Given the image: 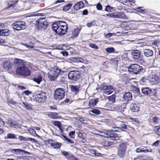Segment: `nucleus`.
<instances>
[{
	"instance_id": "nucleus-42",
	"label": "nucleus",
	"mask_w": 160,
	"mask_h": 160,
	"mask_svg": "<svg viewBox=\"0 0 160 160\" xmlns=\"http://www.w3.org/2000/svg\"><path fill=\"white\" fill-rule=\"evenodd\" d=\"M7 137L9 139H15V135L14 134L9 133L7 134Z\"/></svg>"
},
{
	"instance_id": "nucleus-45",
	"label": "nucleus",
	"mask_w": 160,
	"mask_h": 160,
	"mask_svg": "<svg viewBox=\"0 0 160 160\" xmlns=\"http://www.w3.org/2000/svg\"><path fill=\"white\" fill-rule=\"evenodd\" d=\"M120 2L123 4L128 6H130V4H128V0H120Z\"/></svg>"
},
{
	"instance_id": "nucleus-29",
	"label": "nucleus",
	"mask_w": 160,
	"mask_h": 160,
	"mask_svg": "<svg viewBox=\"0 0 160 160\" xmlns=\"http://www.w3.org/2000/svg\"><path fill=\"white\" fill-rule=\"evenodd\" d=\"M23 106L26 109L28 110L32 109V105L27 102H23Z\"/></svg>"
},
{
	"instance_id": "nucleus-30",
	"label": "nucleus",
	"mask_w": 160,
	"mask_h": 160,
	"mask_svg": "<svg viewBox=\"0 0 160 160\" xmlns=\"http://www.w3.org/2000/svg\"><path fill=\"white\" fill-rule=\"evenodd\" d=\"M42 76L39 75L38 76L33 78L32 79L35 82L39 84L42 80Z\"/></svg>"
},
{
	"instance_id": "nucleus-44",
	"label": "nucleus",
	"mask_w": 160,
	"mask_h": 160,
	"mask_svg": "<svg viewBox=\"0 0 160 160\" xmlns=\"http://www.w3.org/2000/svg\"><path fill=\"white\" fill-rule=\"evenodd\" d=\"M95 24V21H93L90 22H87L86 25L88 27H91L94 26Z\"/></svg>"
},
{
	"instance_id": "nucleus-53",
	"label": "nucleus",
	"mask_w": 160,
	"mask_h": 160,
	"mask_svg": "<svg viewBox=\"0 0 160 160\" xmlns=\"http://www.w3.org/2000/svg\"><path fill=\"white\" fill-rule=\"evenodd\" d=\"M28 140L31 141L32 142L35 143L37 142V141L35 139L31 138H28L27 139V141Z\"/></svg>"
},
{
	"instance_id": "nucleus-20",
	"label": "nucleus",
	"mask_w": 160,
	"mask_h": 160,
	"mask_svg": "<svg viewBox=\"0 0 160 160\" xmlns=\"http://www.w3.org/2000/svg\"><path fill=\"white\" fill-rule=\"evenodd\" d=\"M132 97V95L131 93L128 92L125 93L123 95V98L124 100L126 102L131 100Z\"/></svg>"
},
{
	"instance_id": "nucleus-8",
	"label": "nucleus",
	"mask_w": 160,
	"mask_h": 160,
	"mask_svg": "<svg viewBox=\"0 0 160 160\" xmlns=\"http://www.w3.org/2000/svg\"><path fill=\"white\" fill-rule=\"evenodd\" d=\"M64 96L65 91L63 88H58L54 92V98L57 101L62 99Z\"/></svg>"
},
{
	"instance_id": "nucleus-59",
	"label": "nucleus",
	"mask_w": 160,
	"mask_h": 160,
	"mask_svg": "<svg viewBox=\"0 0 160 160\" xmlns=\"http://www.w3.org/2000/svg\"><path fill=\"white\" fill-rule=\"evenodd\" d=\"M25 95H28L31 94L32 92L28 90H26L23 92Z\"/></svg>"
},
{
	"instance_id": "nucleus-16",
	"label": "nucleus",
	"mask_w": 160,
	"mask_h": 160,
	"mask_svg": "<svg viewBox=\"0 0 160 160\" xmlns=\"http://www.w3.org/2000/svg\"><path fill=\"white\" fill-rule=\"evenodd\" d=\"M143 53L144 56L149 57L153 55V51L152 50L149 49H145L143 50Z\"/></svg>"
},
{
	"instance_id": "nucleus-19",
	"label": "nucleus",
	"mask_w": 160,
	"mask_h": 160,
	"mask_svg": "<svg viewBox=\"0 0 160 160\" xmlns=\"http://www.w3.org/2000/svg\"><path fill=\"white\" fill-rule=\"evenodd\" d=\"M79 31L77 27L74 28L71 31V38L77 37L79 33Z\"/></svg>"
},
{
	"instance_id": "nucleus-61",
	"label": "nucleus",
	"mask_w": 160,
	"mask_h": 160,
	"mask_svg": "<svg viewBox=\"0 0 160 160\" xmlns=\"http://www.w3.org/2000/svg\"><path fill=\"white\" fill-rule=\"evenodd\" d=\"M70 60L72 62H77V57L72 58Z\"/></svg>"
},
{
	"instance_id": "nucleus-2",
	"label": "nucleus",
	"mask_w": 160,
	"mask_h": 160,
	"mask_svg": "<svg viewBox=\"0 0 160 160\" xmlns=\"http://www.w3.org/2000/svg\"><path fill=\"white\" fill-rule=\"evenodd\" d=\"M52 28L58 34L62 35L66 33L67 30L66 23L63 22L58 21L52 24Z\"/></svg>"
},
{
	"instance_id": "nucleus-47",
	"label": "nucleus",
	"mask_w": 160,
	"mask_h": 160,
	"mask_svg": "<svg viewBox=\"0 0 160 160\" xmlns=\"http://www.w3.org/2000/svg\"><path fill=\"white\" fill-rule=\"evenodd\" d=\"M155 131L157 132V134L159 135L160 133V126H157L155 128Z\"/></svg>"
},
{
	"instance_id": "nucleus-27",
	"label": "nucleus",
	"mask_w": 160,
	"mask_h": 160,
	"mask_svg": "<svg viewBox=\"0 0 160 160\" xmlns=\"http://www.w3.org/2000/svg\"><path fill=\"white\" fill-rule=\"evenodd\" d=\"M80 87L79 85L75 86L71 85V90L72 92L75 93L78 92Z\"/></svg>"
},
{
	"instance_id": "nucleus-48",
	"label": "nucleus",
	"mask_w": 160,
	"mask_h": 160,
	"mask_svg": "<svg viewBox=\"0 0 160 160\" xmlns=\"http://www.w3.org/2000/svg\"><path fill=\"white\" fill-rule=\"evenodd\" d=\"M89 46L90 47H91L93 48L96 49L98 48V47L97 46L96 44H95L91 43L89 45Z\"/></svg>"
},
{
	"instance_id": "nucleus-25",
	"label": "nucleus",
	"mask_w": 160,
	"mask_h": 160,
	"mask_svg": "<svg viewBox=\"0 0 160 160\" xmlns=\"http://www.w3.org/2000/svg\"><path fill=\"white\" fill-rule=\"evenodd\" d=\"M52 123L54 126H57L60 131H62L61 126L62 123L60 122L57 121H53L52 122Z\"/></svg>"
},
{
	"instance_id": "nucleus-22",
	"label": "nucleus",
	"mask_w": 160,
	"mask_h": 160,
	"mask_svg": "<svg viewBox=\"0 0 160 160\" xmlns=\"http://www.w3.org/2000/svg\"><path fill=\"white\" fill-rule=\"evenodd\" d=\"M114 91V90L111 86H108L106 88V89L104 93L106 94H110L112 93Z\"/></svg>"
},
{
	"instance_id": "nucleus-57",
	"label": "nucleus",
	"mask_w": 160,
	"mask_h": 160,
	"mask_svg": "<svg viewBox=\"0 0 160 160\" xmlns=\"http://www.w3.org/2000/svg\"><path fill=\"white\" fill-rule=\"evenodd\" d=\"M27 47L30 48H34V45L33 43H29V44L28 45Z\"/></svg>"
},
{
	"instance_id": "nucleus-64",
	"label": "nucleus",
	"mask_w": 160,
	"mask_h": 160,
	"mask_svg": "<svg viewBox=\"0 0 160 160\" xmlns=\"http://www.w3.org/2000/svg\"><path fill=\"white\" fill-rule=\"evenodd\" d=\"M66 140L69 143H74V142L69 138H67V139Z\"/></svg>"
},
{
	"instance_id": "nucleus-43",
	"label": "nucleus",
	"mask_w": 160,
	"mask_h": 160,
	"mask_svg": "<svg viewBox=\"0 0 160 160\" xmlns=\"http://www.w3.org/2000/svg\"><path fill=\"white\" fill-rule=\"evenodd\" d=\"M17 2V1H11L9 2L8 4V7H10L11 6H13V5L16 4Z\"/></svg>"
},
{
	"instance_id": "nucleus-6",
	"label": "nucleus",
	"mask_w": 160,
	"mask_h": 160,
	"mask_svg": "<svg viewBox=\"0 0 160 160\" xmlns=\"http://www.w3.org/2000/svg\"><path fill=\"white\" fill-rule=\"evenodd\" d=\"M131 54L132 58L136 62H141L142 61V57L141 55V51L135 49L132 51Z\"/></svg>"
},
{
	"instance_id": "nucleus-62",
	"label": "nucleus",
	"mask_w": 160,
	"mask_h": 160,
	"mask_svg": "<svg viewBox=\"0 0 160 160\" xmlns=\"http://www.w3.org/2000/svg\"><path fill=\"white\" fill-rule=\"evenodd\" d=\"M61 53L63 56H67L68 55V53L66 51H62L61 52Z\"/></svg>"
},
{
	"instance_id": "nucleus-26",
	"label": "nucleus",
	"mask_w": 160,
	"mask_h": 160,
	"mask_svg": "<svg viewBox=\"0 0 160 160\" xmlns=\"http://www.w3.org/2000/svg\"><path fill=\"white\" fill-rule=\"evenodd\" d=\"M9 30L7 29H2L0 31V36H4L9 35Z\"/></svg>"
},
{
	"instance_id": "nucleus-56",
	"label": "nucleus",
	"mask_w": 160,
	"mask_h": 160,
	"mask_svg": "<svg viewBox=\"0 0 160 160\" xmlns=\"http://www.w3.org/2000/svg\"><path fill=\"white\" fill-rule=\"evenodd\" d=\"M159 120V119L157 117H154L153 118V121L156 123H158Z\"/></svg>"
},
{
	"instance_id": "nucleus-58",
	"label": "nucleus",
	"mask_w": 160,
	"mask_h": 160,
	"mask_svg": "<svg viewBox=\"0 0 160 160\" xmlns=\"http://www.w3.org/2000/svg\"><path fill=\"white\" fill-rule=\"evenodd\" d=\"M137 9H138V10H137V11L139 12V13H142L143 12V9L142 8V7H139L137 8Z\"/></svg>"
},
{
	"instance_id": "nucleus-34",
	"label": "nucleus",
	"mask_w": 160,
	"mask_h": 160,
	"mask_svg": "<svg viewBox=\"0 0 160 160\" xmlns=\"http://www.w3.org/2000/svg\"><path fill=\"white\" fill-rule=\"evenodd\" d=\"M72 4H71L66 5L63 8V10L64 11H67L68 10L72 7Z\"/></svg>"
},
{
	"instance_id": "nucleus-63",
	"label": "nucleus",
	"mask_w": 160,
	"mask_h": 160,
	"mask_svg": "<svg viewBox=\"0 0 160 160\" xmlns=\"http://www.w3.org/2000/svg\"><path fill=\"white\" fill-rule=\"evenodd\" d=\"M88 11L87 9L84 10L82 12V14L83 15H87L88 14Z\"/></svg>"
},
{
	"instance_id": "nucleus-60",
	"label": "nucleus",
	"mask_w": 160,
	"mask_h": 160,
	"mask_svg": "<svg viewBox=\"0 0 160 160\" xmlns=\"http://www.w3.org/2000/svg\"><path fill=\"white\" fill-rule=\"evenodd\" d=\"M9 124L11 127H12L15 126L16 123L15 122H10L9 123Z\"/></svg>"
},
{
	"instance_id": "nucleus-5",
	"label": "nucleus",
	"mask_w": 160,
	"mask_h": 160,
	"mask_svg": "<svg viewBox=\"0 0 160 160\" xmlns=\"http://www.w3.org/2000/svg\"><path fill=\"white\" fill-rule=\"evenodd\" d=\"M143 68L142 67L136 64H131L128 67V71L131 74H137Z\"/></svg>"
},
{
	"instance_id": "nucleus-23",
	"label": "nucleus",
	"mask_w": 160,
	"mask_h": 160,
	"mask_svg": "<svg viewBox=\"0 0 160 160\" xmlns=\"http://www.w3.org/2000/svg\"><path fill=\"white\" fill-rule=\"evenodd\" d=\"M98 99H91L89 102L88 106L90 107H94L98 102Z\"/></svg>"
},
{
	"instance_id": "nucleus-50",
	"label": "nucleus",
	"mask_w": 160,
	"mask_h": 160,
	"mask_svg": "<svg viewBox=\"0 0 160 160\" xmlns=\"http://www.w3.org/2000/svg\"><path fill=\"white\" fill-rule=\"evenodd\" d=\"M18 139L21 141H27V139L22 136H19L18 137Z\"/></svg>"
},
{
	"instance_id": "nucleus-18",
	"label": "nucleus",
	"mask_w": 160,
	"mask_h": 160,
	"mask_svg": "<svg viewBox=\"0 0 160 160\" xmlns=\"http://www.w3.org/2000/svg\"><path fill=\"white\" fill-rule=\"evenodd\" d=\"M2 66L3 68L7 70H9L12 67L10 62L8 60L4 62Z\"/></svg>"
},
{
	"instance_id": "nucleus-36",
	"label": "nucleus",
	"mask_w": 160,
	"mask_h": 160,
	"mask_svg": "<svg viewBox=\"0 0 160 160\" xmlns=\"http://www.w3.org/2000/svg\"><path fill=\"white\" fill-rule=\"evenodd\" d=\"M28 131L33 136H39L37 133L36 132V131L35 130H34L33 129H30L29 130H28Z\"/></svg>"
},
{
	"instance_id": "nucleus-14",
	"label": "nucleus",
	"mask_w": 160,
	"mask_h": 160,
	"mask_svg": "<svg viewBox=\"0 0 160 160\" xmlns=\"http://www.w3.org/2000/svg\"><path fill=\"white\" fill-rule=\"evenodd\" d=\"M27 62H25L22 60L17 58H14L13 64L16 66H18L23 65Z\"/></svg>"
},
{
	"instance_id": "nucleus-49",
	"label": "nucleus",
	"mask_w": 160,
	"mask_h": 160,
	"mask_svg": "<svg viewBox=\"0 0 160 160\" xmlns=\"http://www.w3.org/2000/svg\"><path fill=\"white\" fill-rule=\"evenodd\" d=\"M96 8L98 10H100L102 9V7L101 4L100 3H98L96 5Z\"/></svg>"
},
{
	"instance_id": "nucleus-24",
	"label": "nucleus",
	"mask_w": 160,
	"mask_h": 160,
	"mask_svg": "<svg viewBox=\"0 0 160 160\" xmlns=\"http://www.w3.org/2000/svg\"><path fill=\"white\" fill-rule=\"evenodd\" d=\"M100 134H99V135L102 137L108 138H115L113 134L111 133L110 134H108L101 132H100Z\"/></svg>"
},
{
	"instance_id": "nucleus-9",
	"label": "nucleus",
	"mask_w": 160,
	"mask_h": 160,
	"mask_svg": "<svg viewBox=\"0 0 160 160\" xmlns=\"http://www.w3.org/2000/svg\"><path fill=\"white\" fill-rule=\"evenodd\" d=\"M38 27L42 30H45L48 26V22L45 18H40L36 21Z\"/></svg>"
},
{
	"instance_id": "nucleus-35",
	"label": "nucleus",
	"mask_w": 160,
	"mask_h": 160,
	"mask_svg": "<svg viewBox=\"0 0 160 160\" xmlns=\"http://www.w3.org/2000/svg\"><path fill=\"white\" fill-rule=\"evenodd\" d=\"M90 113L92 115H93V114L98 115L100 113V111L98 109H94L90 111Z\"/></svg>"
},
{
	"instance_id": "nucleus-15",
	"label": "nucleus",
	"mask_w": 160,
	"mask_h": 160,
	"mask_svg": "<svg viewBox=\"0 0 160 160\" xmlns=\"http://www.w3.org/2000/svg\"><path fill=\"white\" fill-rule=\"evenodd\" d=\"M142 92L145 95H150L153 93L152 90L148 87L142 88Z\"/></svg>"
},
{
	"instance_id": "nucleus-1",
	"label": "nucleus",
	"mask_w": 160,
	"mask_h": 160,
	"mask_svg": "<svg viewBox=\"0 0 160 160\" xmlns=\"http://www.w3.org/2000/svg\"><path fill=\"white\" fill-rule=\"evenodd\" d=\"M35 71L36 67L31 63L27 62L23 65L19 66L17 68L16 72L17 74L19 76H28L31 74V70Z\"/></svg>"
},
{
	"instance_id": "nucleus-3",
	"label": "nucleus",
	"mask_w": 160,
	"mask_h": 160,
	"mask_svg": "<svg viewBox=\"0 0 160 160\" xmlns=\"http://www.w3.org/2000/svg\"><path fill=\"white\" fill-rule=\"evenodd\" d=\"M61 69L57 66H54L48 72V78L51 80H55L58 77Z\"/></svg>"
},
{
	"instance_id": "nucleus-40",
	"label": "nucleus",
	"mask_w": 160,
	"mask_h": 160,
	"mask_svg": "<svg viewBox=\"0 0 160 160\" xmlns=\"http://www.w3.org/2000/svg\"><path fill=\"white\" fill-rule=\"evenodd\" d=\"M107 86H108L106 85L104 83L102 84L100 86V88L103 91V93L105 90L106 88L107 87Z\"/></svg>"
},
{
	"instance_id": "nucleus-28",
	"label": "nucleus",
	"mask_w": 160,
	"mask_h": 160,
	"mask_svg": "<svg viewBox=\"0 0 160 160\" xmlns=\"http://www.w3.org/2000/svg\"><path fill=\"white\" fill-rule=\"evenodd\" d=\"M116 18H126V17L124 13L123 12H116Z\"/></svg>"
},
{
	"instance_id": "nucleus-41",
	"label": "nucleus",
	"mask_w": 160,
	"mask_h": 160,
	"mask_svg": "<svg viewBox=\"0 0 160 160\" xmlns=\"http://www.w3.org/2000/svg\"><path fill=\"white\" fill-rule=\"evenodd\" d=\"M106 51L108 53H112L114 51V48L112 47L106 48L105 49Z\"/></svg>"
},
{
	"instance_id": "nucleus-17",
	"label": "nucleus",
	"mask_w": 160,
	"mask_h": 160,
	"mask_svg": "<svg viewBox=\"0 0 160 160\" xmlns=\"http://www.w3.org/2000/svg\"><path fill=\"white\" fill-rule=\"evenodd\" d=\"M130 109L133 112H138L139 109V105L133 103L130 105Z\"/></svg>"
},
{
	"instance_id": "nucleus-46",
	"label": "nucleus",
	"mask_w": 160,
	"mask_h": 160,
	"mask_svg": "<svg viewBox=\"0 0 160 160\" xmlns=\"http://www.w3.org/2000/svg\"><path fill=\"white\" fill-rule=\"evenodd\" d=\"M69 135L71 138H74L75 136V132L74 131L70 132L69 133Z\"/></svg>"
},
{
	"instance_id": "nucleus-32",
	"label": "nucleus",
	"mask_w": 160,
	"mask_h": 160,
	"mask_svg": "<svg viewBox=\"0 0 160 160\" xmlns=\"http://www.w3.org/2000/svg\"><path fill=\"white\" fill-rule=\"evenodd\" d=\"M48 116L50 118L53 119H56L58 118V114L56 112H50Z\"/></svg>"
},
{
	"instance_id": "nucleus-12",
	"label": "nucleus",
	"mask_w": 160,
	"mask_h": 160,
	"mask_svg": "<svg viewBox=\"0 0 160 160\" xmlns=\"http://www.w3.org/2000/svg\"><path fill=\"white\" fill-rule=\"evenodd\" d=\"M136 152L138 153L142 152H152V150L149 147L142 146L136 149Z\"/></svg>"
},
{
	"instance_id": "nucleus-7",
	"label": "nucleus",
	"mask_w": 160,
	"mask_h": 160,
	"mask_svg": "<svg viewBox=\"0 0 160 160\" xmlns=\"http://www.w3.org/2000/svg\"><path fill=\"white\" fill-rule=\"evenodd\" d=\"M12 26L14 30L18 31L24 29L27 27L26 23L22 21H18L14 22Z\"/></svg>"
},
{
	"instance_id": "nucleus-51",
	"label": "nucleus",
	"mask_w": 160,
	"mask_h": 160,
	"mask_svg": "<svg viewBox=\"0 0 160 160\" xmlns=\"http://www.w3.org/2000/svg\"><path fill=\"white\" fill-rule=\"evenodd\" d=\"M105 11L108 12H111L110 6V5H107L106 6L105 9Z\"/></svg>"
},
{
	"instance_id": "nucleus-4",
	"label": "nucleus",
	"mask_w": 160,
	"mask_h": 160,
	"mask_svg": "<svg viewBox=\"0 0 160 160\" xmlns=\"http://www.w3.org/2000/svg\"><path fill=\"white\" fill-rule=\"evenodd\" d=\"M127 147L126 144L122 143L119 144L117 150V155L121 158H123L125 157L126 155V151Z\"/></svg>"
},
{
	"instance_id": "nucleus-33",
	"label": "nucleus",
	"mask_w": 160,
	"mask_h": 160,
	"mask_svg": "<svg viewBox=\"0 0 160 160\" xmlns=\"http://www.w3.org/2000/svg\"><path fill=\"white\" fill-rule=\"evenodd\" d=\"M61 146V143L56 142L55 141L53 145L52 146L53 147V148L56 149L60 148Z\"/></svg>"
},
{
	"instance_id": "nucleus-38",
	"label": "nucleus",
	"mask_w": 160,
	"mask_h": 160,
	"mask_svg": "<svg viewBox=\"0 0 160 160\" xmlns=\"http://www.w3.org/2000/svg\"><path fill=\"white\" fill-rule=\"evenodd\" d=\"M116 95L113 94L111 96L108 97V99L110 101H112V102L115 101V100Z\"/></svg>"
},
{
	"instance_id": "nucleus-31",
	"label": "nucleus",
	"mask_w": 160,
	"mask_h": 160,
	"mask_svg": "<svg viewBox=\"0 0 160 160\" xmlns=\"http://www.w3.org/2000/svg\"><path fill=\"white\" fill-rule=\"evenodd\" d=\"M131 88L132 91L133 92L136 93V94H139V88L133 85H131Z\"/></svg>"
},
{
	"instance_id": "nucleus-39",
	"label": "nucleus",
	"mask_w": 160,
	"mask_h": 160,
	"mask_svg": "<svg viewBox=\"0 0 160 160\" xmlns=\"http://www.w3.org/2000/svg\"><path fill=\"white\" fill-rule=\"evenodd\" d=\"M23 151V150L21 149H13L12 150V152L13 153L16 152L17 153H19L20 152Z\"/></svg>"
},
{
	"instance_id": "nucleus-10",
	"label": "nucleus",
	"mask_w": 160,
	"mask_h": 160,
	"mask_svg": "<svg viewBox=\"0 0 160 160\" xmlns=\"http://www.w3.org/2000/svg\"><path fill=\"white\" fill-rule=\"evenodd\" d=\"M69 79L74 81H76L80 77V72L77 71H70L68 74Z\"/></svg>"
},
{
	"instance_id": "nucleus-37",
	"label": "nucleus",
	"mask_w": 160,
	"mask_h": 160,
	"mask_svg": "<svg viewBox=\"0 0 160 160\" xmlns=\"http://www.w3.org/2000/svg\"><path fill=\"white\" fill-rule=\"evenodd\" d=\"M106 16L109 18H116V12L107 14H106Z\"/></svg>"
},
{
	"instance_id": "nucleus-54",
	"label": "nucleus",
	"mask_w": 160,
	"mask_h": 160,
	"mask_svg": "<svg viewBox=\"0 0 160 160\" xmlns=\"http://www.w3.org/2000/svg\"><path fill=\"white\" fill-rule=\"evenodd\" d=\"M120 126L123 129H126L127 128V125L124 123H121L120 124Z\"/></svg>"
},
{
	"instance_id": "nucleus-21",
	"label": "nucleus",
	"mask_w": 160,
	"mask_h": 160,
	"mask_svg": "<svg viewBox=\"0 0 160 160\" xmlns=\"http://www.w3.org/2000/svg\"><path fill=\"white\" fill-rule=\"evenodd\" d=\"M84 6V4L82 2H77L74 6V8L75 10H78L82 8Z\"/></svg>"
},
{
	"instance_id": "nucleus-11",
	"label": "nucleus",
	"mask_w": 160,
	"mask_h": 160,
	"mask_svg": "<svg viewBox=\"0 0 160 160\" xmlns=\"http://www.w3.org/2000/svg\"><path fill=\"white\" fill-rule=\"evenodd\" d=\"M46 93L44 92H41L37 94L35 99L37 102L42 103L46 100Z\"/></svg>"
},
{
	"instance_id": "nucleus-52",
	"label": "nucleus",
	"mask_w": 160,
	"mask_h": 160,
	"mask_svg": "<svg viewBox=\"0 0 160 160\" xmlns=\"http://www.w3.org/2000/svg\"><path fill=\"white\" fill-rule=\"evenodd\" d=\"M84 59L79 58L77 57V62H80L81 63L84 62Z\"/></svg>"
},
{
	"instance_id": "nucleus-13",
	"label": "nucleus",
	"mask_w": 160,
	"mask_h": 160,
	"mask_svg": "<svg viewBox=\"0 0 160 160\" xmlns=\"http://www.w3.org/2000/svg\"><path fill=\"white\" fill-rule=\"evenodd\" d=\"M159 72V70L156 68H153L151 74L149 75V78L152 80H156L158 78V73Z\"/></svg>"
},
{
	"instance_id": "nucleus-55",
	"label": "nucleus",
	"mask_w": 160,
	"mask_h": 160,
	"mask_svg": "<svg viewBox=\"0 0 160 160\" xmlns=\"http://www.w3.org/2000/svg\"><path fill=\"white\" fill-rule=\"evenodd\" d=\"M55 141L52 140V139H49L48 140L47 142H48L52 146V145H53Z\"/></svg>"
}]
</instances>
